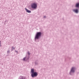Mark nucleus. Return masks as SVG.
Returning <instances> with one entry per match:
<instances>
[{"mask_svg":"<svg viewBox=\"0 0 79 79\" xmlns=\"http://www.w3.org/2000/svg\"><path fill=\"white\" fill-rule=\"evenodd\" d=\"M31 76L32 77H36L38 75L37 73L36 72H34V69H31Z\"/></svg>","mask_w":79,"mask_h":79,"instance_id":"f257e3e1","label":"nucleus"},{"mask_svg":"<svg viewBox=\"0 0 79 79\" xmlns=\"http://www.w3.org/2000/svg\"><path fill=\"white\" fill-rule=\"evenodd\" d=\"M41 32H37L35 35V39H38L41 36Z\"/></svg>","mask_w":79,"mask_h":79,"instance_id":"f03ea898","label":"nucleus"},{"mask_svg":"<svg viewBox=\"0 0 79 79\" xmlns=\"http://www.w3.org/2000/svg\"><path fill=\"white\" fill-rule=\"evenodd\" d=\"M31 7L33 9H35L37 7V4L36 3H33L31 4Z\"/></svg>","mask_w":79,"mask_h":79,"instance_id":"7ed1b4c3","label":"nucleus"},{"mask_svg":"<svg viewBox=\"0 0 79 79\" xmlns=\"http://www.w3.org/2000/svg\"><path fill=\"white\" fill-rule=\"evenodd\" d=\"M74 70L75 68L74 67H72L71 71V72H72V73H74Z\"/></svg>","mask_w":79,"mask_h":79,"instance_id":"20e7f679","label":"nucleus"},{"mask_svg":"<svg viewBox=\"0 0 79 79\" xmlns=\"http://www.w3.org/2000/svg\"><path fill=\"white\" fill-rule=\"evenodd\" d=\"M25 10H26L27 12L28 13H31V11H30L28 10H27V9L26 8H25Z\"/></svg>","mask_w":79,"mask_h":79,"instance_id":"39448f33","label":"nucleus"},{"mask_svg":"<svg viewBox=\"0 0 79 79\" xmlns=\"http://www.w3.org/2000/svg\"><path fill=\"white\" fill-rule=\"evenodd\" d=\"M73 11L75 12L76 13H78V10L77 9L73 10Z\"/></svg>","mask_w":79,"mask_h":79,"instance_id":"423d86ee","label":"nucleus"},{"mask_svg":"<svg viewBox=\"0 0 79 79\" xmlns=\"http://www.w3.org/2000/svg\"><path fill=\"white\" fill-rule=\"evenodd\" d=\"M76 7H79V3L76 4Z\"/></svg>","mask_w":79,"mask_h":79,"instance_id":"0eeeda50","label":"nucleus"},{"mask_svg":"<svg viewBox=\"0 0 79 79\" xmlns=\"http://www.w3.org/2000/svg\"><path fill=\"white\" fill-rule=\"evenodd\" d=\"M12 50H13V49H15V48H14V47H12Z\"/></svg>","mask_w":79,"mask_h":79,"instance_id":"6e6552de","label":"nucleus"},{"mask_svg":"<svg viewBox=\"0 0 79 79\" xmlns=\"http://www.w3.org/2000/svg\"><path fill=\"white\" fill-rule=\"evenodd\" d=\"M25 59H26V57H25L23 58V60H25Z\"/></svg>","mask_w":79,"mask_h":79,"instance_id":"1a4fd4ad","label":"nucleus"},{"mask_svg":"<svg viewBox=\"0 0 79 79\" xmlns=\"http://www.w3.org/2000/svg\"><path fill=\"white\" fill-rule=\"evenodd\" d=\"M7 53H10V50L8 51L7 52Z\"/></svg>","mask_w":79,"mask_h":79,"instance_id":"9d476101","label":"nucleus"},{"mask_svg":"<svg viewBox=\"0 0 79 79\" xmlns=\"http://www.w3.org/2000/svg\"><path fill=\"white\" fill-rule=\"evenodd\" d=\"M1 41H0V46H1Z\"/></svg>","mask_w":79,"mask_h":79,"instance_id":"9b49d317","label":"nucleus"},{"mask_svg":"<svg viewBox=\"0 0 79 79\" xmlns=\"http://www.w3.org/2000/svg\"><path fill=\"white\" fill-rule=\"evenodd\" d=\"M28 54L29 55L30 54V53L29 52H28Z\"/></svg>","mask_w":79,"mask_h":79,"instance_id":"f8f14e48","label":"nucleus"},{"mask_svg":"<svg viewBox=\"0 0 79 79\" xmlns=\"http://www.w3.org/2000/svg\"><path fill=\"white\" fill-rule=\"evenodd\" d=\"M44 18H46V17L45 16H44Z\"/></svg>","mask_w":79,"mask_h":79,"instance_id":"ddd939ff","label":"nucleus"},{"mask_svg":"<svg viewBox=\"0 0 79 79\" xmlns=\"http://www.w3.org/2000/svg\"><path fill=\"white\" fill-rule=\"evenodd\" d=\"M15 52H18V51H16Z\"/></svg>","mask_w":79,"mask_h":79,"instance_id":"4468645a","label":"nucleus"}]
</instances>
